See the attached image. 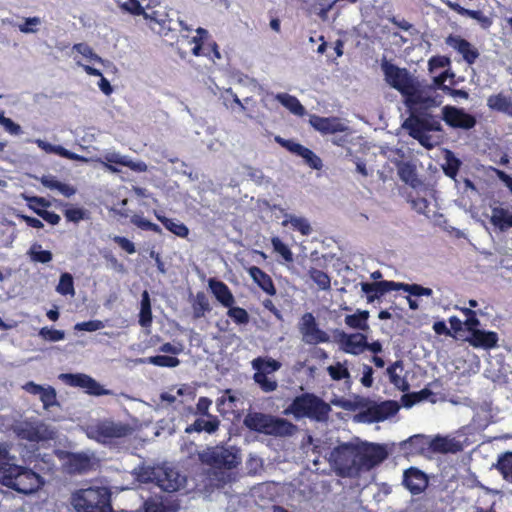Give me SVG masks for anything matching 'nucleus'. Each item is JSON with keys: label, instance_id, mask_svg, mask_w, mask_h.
<instances>
[{"label": "nucleus", "instance_id": "nucleus-1", "mask_svg": "<svg viewBox=\"0 0 512 512\" xmlns=\"http://www.w3.org/2000/svg\"><path fill=\"white\" fill-rule=\"evenodd\" d=\"M388 457L385 446L368 442H344L333 448L329 462L336 474L343 478H356L370 471Z\"/></svg>", "mask_w": 512, "mask_h": 512}, {"label": "nucleus", "instance_id": "nucleus-2", "mask_svg": "<svg viewBox=\"0 0 512 512\" xmlns=\"http://www.w3.org/2000/svg\"><path fill=\"white\" fill-rule=\"evenodd\" d=\"M386 82L405 96L409 110V117L403 126L408 134L416 139V83L411 79L408 71L384 60L381 64Z\"/></svg>", "mask_w": 512, "mask_h": 512}, {"label": "nucleus", "instance_id": "nucleus-3", "mask_svg": "<svg viewBox=\"0 0 512 512\" xmlns=\"http://www.w3.org/2000/svg\"><path fill=\"white\" fill-rule=\"evenodd\" d=\"M0 483L22 494H31L40 489L42 477L28 467L10 463L9 459L0 462Z\"/></svg>", "mask_w": 512, "mask_h": 512}, {"label": "nucleus", "instance_id": "nucleus-4", "mask_svg": "<svg viewBox=\"0 0 512 512\" xmlns=\"http://www.w3.org/2000/svg\"><path fill=\"white\" fill-rule=\"evenodd\" d=\"M243 424L250 431L275 437L292 436L297 431L289 420L262 412H248Z\"/></svg>", "mask_w": 512, "mask_h": 512}, {"label": "nucleus", "instance_id": "nucleus-5", "mask_svg": "<svg viewBox=\"0 0 512 512\" xmlns=\"http://www.w3.org/2000/svg\"><path fill=\"white\" fill-rule=\"evenodd\" d=\"M71 504L77 512H113L111 491L103 486L77 490Z\"/></svg>", "mask_w": 512, "mask_h": 512}, {"label": "nucleus", "instance_id": "nucleus-6", "mask_svg": "<svg viewBox=\"0 0 512 512\" xmlns=\"http://www.w3.org/2000/svg\"><path fill=\"white\" fill-rule=\"evenodd\" d=\"M331 411L330 405L314 393H302L296 396L285 414H292L295 418H309L316 421H325L328 419Z\"/></svg>", "mask_w": 512, "mask_h": 512}, {"label": "nucleus", "instance_id": "nucleus-7", "mask_svg": "<svg viewBox=\"0 0 512 512\" xmlns=\"http://www.w3.org/2000/svg\"><path fill=\"white\" fill-rule=\"evenodd\" d=\"M133 432L132 427L124 422L104 419L90 425L87 436L101 444H112L116 440L125 438Z\"/></svg>", "mask_w": 512, "mask_h": 512}, {"label": "nucleus", "instance_id": "nucleus-8", "mask_svg": "<svg viewBox=\"0 0 512 512\" xmlns=\"http://www.w3.org/2000/svg\"><path fill=\"white\" fill-rule=\"evenodd\" d=\"M358 406L360 410L356 418L358 421L368 424L385 421L394 416L399 410L398 403L393 400L378 403L370 399H364L359 402Z\"/></svg>", "mask_w": 512, "mask_h": 512}, {"label": "nucleus", "instance_id": "nucleus-9", "mask_svg": "<svg viewBox=\"0 0 512 512\" xmlns=\"http://www.w3.org/2000/svg\"><path fill=\"white\" fill-rule=\"evenodd\" d=\"M361 289L366 294L368 302H373L387 292L403 289L410 295L408 298L410 308L416 309V299L411 298L413 296L416 297V283L404 284L387 280L371 283L363 282L361 283Z\"/></svg>", "mask_w": 512, "mask_h": 512}, {"label": "nucleus", "instance_id": "nucleus-10", "mask_svg": "<svg viewBox=\"0 0 512 512\" xmlns=\"http://www.w3.org/2000/svg\"><path fill=\"white\" fill-rule=\"evenodd\" d=\"M17 438L30 443L46 442L54 439L55 433L41 420L26 419L14 426Z\"/></svg>", "mask_w": 512, "mask_h": 512}, {"label": "nucleus", "instance_id": "nucleus-11", "mask_svg": "<svg viewBox=\"0 0 512 512\" xmlns=\"http://www.w3.org/2000/svg\"><path fill=\"white\" fill-rule=\"evenodd\" d=\"M203 464L216 469H233L239 464L235 453L224 447H213L200 454Z\"/></svg>", "mask_w": 512, "mask_h": 512}, {"label": "nucleus", "instance_id": "nucleus-12", "mask_svg": "<svg viewBox=\"0 0 512 512\" xmlns=\"http://www.w3.org/2000/svg\"><path fill=\"white\" fill-rule=\"evenodd\" d=\"M442 120L453 129L470 130L476 126V117L463 108L446 105L442 108Z\"/></svg>", "mask_w": 512, "mask_h": 512}, {"label": "nucleus", "instance_id": "nucleus-13", "mask_svg": "<svg viewBox=\"0 0 512 512\" xmlns=\"http://www.w3.org/2000/svg\"><path fill=\"white\" fill-rule=\"evenodd\" d=\"M299 331L302 334L303 341L306 344L317 345L330 341L329 335L319 328L312 313H305L299 323Z\"/></svg>", "mask_w": 512, "mask_h": 512}, {"label": "nucleus", "instance_id": "nucleus-14", "mask_svg": "<svg viewBox=\"0 0 512 512\" xmlns=\"http://www.w3.org/2000/svg\"><path fill=\"white\" fill-rule=\"evenodd\" d=\"M275 141L283 148L288 150L290 153L301 157L305 164L311 169L320 170L323 167L321 158L316 155L312 150L297 143L293 140L284 139L280 136L275 137Z\"/></svg>", "mask_w": 512, "mask_h": 512}, {"label": "nucleus", "instance_id": "nucleus-15", "mask_svg": "<svg viewBox=\"0 0 512 512\" xmlns=\"http://www.w3.org/2000/svg\"><path fill=\"white\" fill-rule=\"evenodd\" d=\"M427 444L429 450L439 454H457L468 445L467 438L460 440L459 437L450 435H436Z\"/></svg>", "mask_w": 512, "mask_h": 512}, {"label": "nucleus", "instance_id": "nucleus-16", "mask_svg": "<svg viewBox=\"0 0 512 512\" xmlns=\"http://www.w3.org/2000/svg\"><path fill=\"white\" fill-rule=\"evenodd\" d=\"M445 43L457 51L468 65H473L480 56L478 49L460 35L450 34Z\"/></svg>", "mask_w": 512, "mask_h": 512}, {"label": "nucleus", "instance_id": "nucleus-17", "mask_svg": "<svg viewBox=\"0 0 512 512\" xmlns=\"http://www.w3.org/2000/svg\"><path fill=\"white\" fill-rule=\"evenodd\" d=\"M367 336L362 333L348 334L339 332L338 342L341 349L348 354L359 355L366 350Z\"/></svg>", "mask_w": 512, "mask_h": 512}, {"label": "nucleus", "instance_id": "nucleus-18", "mask_svg": "<svg viewBox=\"0 0 512 512\" xmlns=\"http://www.w3.org/2000/svg\"><path fill=\"white\" fill-rule=\"evenodd\" d=\"M443 102V95L435 86L425 85L423 81H418V107L428 110L438 107Z\"/></svg>", "mask_w": 512, "mask_h": 512}, {"label": "nucleus", "instance_id": "nucleus-19", "mask_svg": "<svg viewBox=\"0 0 512 512\" xmlns=\"http://www.w3.org/2000/svg\"><path fill=\"white\" fill-rule=\"evenodd\" d=\"M66 468L70 473L84 474L92 470L93 457L84 452H68L66 454Z\"/></svg>", "mask_w": 512, "mask_h": 512}, {"label": "nucleus", "instance_id": "nucleus-20", "mask_svg": "<svg viewBox=\"0 0 512 512\" xmlns=\"http://www.w3.org/2000/svg\"><path fill=\"white\" fill-rule=\"evenodd\" d=\"M309 123L316 131L322 134H334L344 132L347 129L338 117L311 115Z\"/></svg>", "mask_w": 512, "mask_h": 512}, {"label": "nucleus", "instance_id": "nucleus-21", "mask_svg": "<svg viewBox=\"0 0 512 512\" xmlns=\"http://www.w3.org/2000/svg\"><path fill=\"white\" fill-rule=\"evenodd\" d=\"M498 334L494 331L475 330L467 338V341L474 348L492 349L498 344Z\"/></svg>", "mask_w": 512, "mask_h": 512}, {"label": "nucleus", "instance_id": "nucleus-22", "mask_svg": "<svg viewBox=\"0 0 512 512\" xmlns=\"http://www.w3.org/2000/svg\"><path fill=\"white\" fill-rule=\"evenodd\" d=\"M220 427V420L216 415H209L206 419L199 417L192 424L185 428V433H201L214 434Z\"/></svg>", "mask_w": 512, "mask_h": 512}, {"label": "nucleus", "instance_id": "nucleus-23", "mask_svg": "<svg viewBox=\"0 0 512 512\" xmlns=\"http://www.w3.org/2000/svg\"><path fill=\"white\" fill-rule=\"evenodd\" d=\"M442 116L433 115L425 109L418 107V130L444 133L441 124Z\"/></svg>", "mask_w": 512, "mask_h": 512}, {"label": "nucleus", "instance_id": "nucleus-24", "mask_svg": "<svg viewBox=\"0 0 512 512\" xmlns=\"http://www.w3.org/2000/svg\"><path fill=\"white\" fill-rule=\"evenodd\" d=\"M157 484L166 492H176L182 486V480L180 474L176 470L168 468L158 475Z\"/></svg>", "mask_w": 512, "mask_h": 512}, {"label": "nucleus", "instance_id": "nucleus-25", "mask_svg": "<svg viewBox=\"0 0 512 512\" xmlns=\"http://www.w3.org/2000/svg\"><path fill=\"white\" fill-rule=\"evenodd\" d=\"M490 223L502 232L507 231L512 228V210L501 206L493 207Z\"/></svg>", "mask_w": 512, "mask_h": 512}, {"label": "nucleus", "instance_id": "nucleus-26", "mask_svg": "<svg viewBox=\"0 0 512 512\" xmlns=\"http://www.w3.org/2000/svg\"><path fill=\"white\" fill-rule=\"evenodd\" d=\"M209 287L215 298L224 306L234 305L235 298L229 287L222 281L216 279L209 280Z\"/></svg>", "mask_w": 512, "mask_h": 512}, {"label": "nucleus", "instance_id": "nucleus-27", "mask_svg": "<svg viewBox=\"0 0 512 512\" xmlns=\"http://www.w3.org/2000/svg\"><path fill=\"white\" fill-rule=\"evenodd\" d=\"M487 106L492 111L512 117V99L502 92L490 95L487 98Z\"/></svg>", "mask_w": 512, "mask_h": 512}, {"label": "nucleus", "instance_id": "nucleus-28", "mask_svg": "<svg viewBox=\"0 0 512 512\" xmlns=\"http://www.w3.org/2000/svg\"><path fill=\"white\" fill-rule=\"evenodd\" d=\"M249 274L255 283L268 295L274 296L276 294V288L272 278L261 268L252 266L249 269Z\"/></svg>", "mask_w": 512, "mask_h": 512}, {"label": "nucleus", "instance_id": "nucleus-29", "mask_svg": "<svg viewBox=\"0 0 512 512\" xmlns=\"http://www.w3.org/2000/svg\"><path fill=\"white\" fill-rule=\"evenodd\" d=\"M155 217L169 232L177 237L186 238L189 235V228L183 222L166 217L158 212H155Z\"/></svg>", "mask_w": 512, "mask_h": 512}, {"label": "nucleus", "instance_id": "nucleus-30", "mask_svg": "<svg viewBox=\"0 0 512 512\" xmlns=\"http://www.w3.org/2000/svg\"><path fill=\"white\" fill-rule=\"evenodd\" d=\"M274 98L292 114L300 117L305 115L306 110L296 96L288 93H278Z\"/></svg>", "mask_w": 512, "mask_h": 512}, {"label": "nucleus", "instance_id": "nucleus-31", "mask_svg": "<svg viewBox=\"0 0 512 512\" xmlns=\"http://www.w3.org/2000/svg\"><path fill=\"white\" fill-rule=\"evenodd\" d=\"M105 160L110 163H115L117 165L128 167L131 170L137 172H145L147 170V165L144 162H134L127 156H122L118 153L106 154Z\"/></svg>", "mask_w": 512, "mask_h": 512}, {"label": "nucleus", "instance_id": "nucleus-32", "mask_svg": "<svg viewBox=\"0 0 512 512\" xmlns=\"http://www.w3.org/2000/svg\"><path fill=\"white\" fill-rule=\"evenodd\" d=\"M252 367L255 373L271 374L280 369L281 363L272 358L257 357L252 361Z\"/></svg>", "mask_w": 512, "mask_h": 512}, {"label": "nucleus", "instance_id": "nucleus-33", "mask_svg": "<svg viewBox=\"0 0 512 512\" xmlns=\"http://www.w3.org/2000/svg\"><path fill=\"white\" fill-rule=\"evenodd\" d=\"M369 312L366 310L357 311L354 314L347 315L345 317V324L353 329L367 331L369 329L368 325Z\"/></svg>", "mask_w": 512, "mask_h": 512}, {"label": "nucleus", "instance_id": "nucleus-34", "mask_svg": "<svg viewBox=\"0 0 512 512\" xmlns=\"http://www.w3.org/2000/svg\"><path fill=\"white\" fill-rule=\"evenodd\" d=\"M444 159L445 163L442 165L443 171L446 176L454 179L458 175L461 161L448 149L444 151Z\"/></svg>", "mask_w": 512, "mask_h": 512}, {"label": "nucleus", "instance_id": "nucleus-35", "mask_svg": "<svg viewBox=\"0 0 512 512\" xmlns=\"http://www.w3.org/2000/svg\"><path fill=\"white\" fill-rule=\"evenodd\" d=\"M144 512H178V505L150 498L144 502Z\"/></svg>", "mask_w": 512, "mask_h": 512}, {"label": "nucleus", "instance_id": "nucleus-36", "mask_svg": "<svg viewBox=\"0 0 512 512\" xmlns=\"http://www.w3.org/2000/svg\"><path fill=\"white\" fill-rule=\"evenodd\" d=\"M288 224H291L294 230L299 231L304 236H307L312 232L311 225L306 218L287 215L282 221V225L287 226Z\"/></svg>", "mask_w": 512, "mask_h": 512}, {"label": "nucleus", "instance_id": "nucleus-37", "mask_svg": "<svg viewBox=\"0 0 512 512\" xmlns=\"http://www.w3.org/2000/svg\"><path fill=\"white\" fill-rule=\"evenodd\" d=\"M308 275L320 290H330L331 278L326 272L315 267H310V269L308 270Z\"/></svg>", "mask_w": 512, "mask_h": 512}, {"label": "nucleus", "instance_id": "nucleus-38", "mask_svg": "<svg viewBox=\"0 0 512 512\" xmlns=\"http://www.w3.org/2000/svg\"><path fill=\"white\" fill-rule=\"evenodd\" d=\"M193 316L198 319L204 317L211 310L209 300L204 292H198L192 304Z\"/></svg>", "mask_w": 512, "mask_h": 512}, {"label": "nucleus", "instance_id": "nucleus-39", "mask_svg": "<svg viewBox=\"0 0 512 512\" xmlns=\"http://www.w3.org/2000/svg\"><path fill=\"white\" fill-rule=\"evenodd\" d=\"M398 174L403 182L411 186L412 188H416V166L408 163L402 162L398 167Z\"/></svg>", "mask_w": 512, "mask_h": 512}, {"label": "nucleus", "instance_id": "nucleus-40", "mask_svg": "<svg viewBox=\"0 0 512 512\" xmlns=\"http://www.w3.org/2000/svg\"><path fill=\"white\" fill-rule=\"evenodd\" d=\"M144 363H149L158 367H168V368H174L177 367L180 364V360L175 356H168V355H155L150 356L144 360H142Z\"/></svg>", "mask_w": 512, "mask_h": 512}, {"label": "nucleus", "instance_id": "nucleus-41", "mask_svg": "<svg viewBox=\"0 0 512 512\" xmlns=\"http://www.w3.org/2000/svg\"><path fill=\"white\" fill-rule=\"evenodd\" d=\"M42 20L38 16L24 18L21 23L15 24V27L24 34H36L40 30Z\"/></svg>", "mask_w": 512, "mask_h": 512}, {"label": "nucleus", "instance_id": "nucleus-42", "mask_svg": "<svg viewBox=\"0 0 512 512\" xmlns=\"http://www.w3.org/2000/svg\"><path fill=\"white\" fill-rule=\"evenodd\" d=\"M496 468L505 480L512 483V452H507L499 457Z\"/></svg>", "mask_w": 512, "mask_h": 512}, {"label": "nucleus", "instance_id": "nucleus-43", "mask_svg": "<svg viewBox=\"0 0 512 512\" xmlns=\"http://www.w3.org/2000/svg\"><path fill=\"white\" fill-rule=\"evenodd\" d=\"M56 291L63 296L75 295L74 281L70 273L65 272L61 274Z\"/></svg>", "mask_w": 512, "mask_h": 512}, {"label": "nucleus", "instance_id": "nucleus-44", "mask_svg": "<svg viewBox=\"0 0 512 512\" xmlns=\"http://www.w3.org/2000/svg\"><path fill=\"white\" fill-rule=\"evenodd\" d=\"M28 255L32 261L43 264L50 262L53 258L51 251L42 250V246L38 243L31 246L28 251Z\"/></svg>", "mask_w": 512, "mask_h": 512}, {"label": "nucleus", "instance_id": "nucleus-45", "mask_svg": "<svg viewBox=\"0 0 512 512\" xmlns=\"http://www.w3.org/2000/svg\"><path fill=\"white\" fill-rule=\"evenodd\" d=\"M115 2L123 11L132 15H143L146 19L149 17L138 0H115Z\"/></svg>", "mask_w": 512, "mask_h": 512}, {"label": "nucleus", "instance_id": "nucleus-46", "mask_svg": "<svg viewBox=\"0 0 512 512\" xmlns=\"http://www.w3.org/2000/svg\"><path fill=\"white\" fill-rule=\"evenodd\" d=\"M253 380L259 385L261 390L265 393L273 392L277 389L278 383L275 379L268 377V374L254 373Z\"/></svg>", "mask_w": 512, "mask_h": 512}, {"label": "nucleus", "instance_id": "nucleus-47", "mask_svg": "<svg viewBox=\"0 0 512 512\" xmlns=\"http://www.w3.org/2000/svg\"><path fill=\"white\" fill-rule=\"evenodd\" d=\"M130 222L135 225L136 227L144 230V231H152L154 233H157V234H161L162 233V229L160 228L159 225L143 218L141 215L139 214H134L133 216H131L130 218Z\"/></svg>", "mask_w": 512, "mask_h": 512}, {"label": "nucleus", "instance_id": "nucleus-48", "mask_svg": "<svg viewBox=\"0 0 512 512\" xmlns=\"http://www.w3.org/2000/svg\"><path fill=\"white\" fill-rule=\"evenodd\" d=\"M399 362H395L391 366L387 368V373L389 375L390 382L397 387L399 390L405 392L408 390L409 385L405 378L397 375L396 369L399 367Z\"/></svg>", "mask_w": 512, "mask_h": 512}, {"label": "nucleus", "instance_id": "nucleus-49", "mask_svg": "<svg viewBox=\"0 0 512 512\" xmlns=\"http://www.w3.org/2000/svg\"><path fill=\"white\" fill-rule=\"evenodd\" d=\"M228 308V311H227V315L238 325H246L249 323V320H250V317H249V314L248 312L242 308V307H238V306H230V307H227Z\"/></svg>", "mask_w": 512, "mask_h": 512}, {"label": "nucleus", "instance_id": "nucleus-50", "mask_svg": "<svg viewBox=\"0 0 512 512\" xmlns=\"http://www.w3.org/2000/svg\"><path fill=\"white\" fill-rule=\"evenodd\" d=\"M271 244L273 246V250L280 254L281 257L286 262H292L293 261V253L290 250V248L283 243V241L279 237H272Z\"/></svg>", "mask_w": 512, "mask_h": 512}, {"label": "nucleus", "instance_id": "nucleus-51", "mask_svg": "<svg viewBox=\"0 0 512 512\" xmlns=\"http://www.w3.org/2000/svg\"><path fill=\"white\" fill-rule=\"evenodd\" d=\"M428 131L420 130V139L418 138V143L424 146L427 149H431L443 141V133H439L437 135H428Z\"/></svg>", "mask_w": 512, "mask_h": 512}, {"label": "nucleus", "instance_id": "nucleus-52", "mask_svg": "<svg viewBox=\"0 0 512 512\" xmlns=\"http://www.w3.org/2000/svg\"><path fill=\"white\" fill-rule=\"evenodd\" d=\"M88 377H89V375L82 374V373H76V374L66 373V374L61 375V378L64 380V382L67 385L72 386V387H80L83 389L85 388L86 381H87Z\"/></svg>", "mask_w": 512, "mask_h": 512}, {"label": "nucleus", "instance_id": "nucleus-53", "mask_svg": "<svg viewBox=\"0 0 512 512\" xmlns=\"http://www.w3.org/2000/svg\"><path fill=\"white\" fill-rule=\"evenodd\" d=\"M64 216L67 221L73 223H78L89 218L87 211L79 207H69L65 209Z\"/></svg>", "mask_w": 512, "mask_h": 512}, {"label": "nucleus", "instance_id": "nucleus-54", "mask_svg": "<svg viewBox=\"0 0 512 512\" xmlns=\"http://www.w3.org/2000/svg\"><path fill=\"white\" fill-rule=\"evenodd\" d=\"M39 397L45 409L57 404L56 390L52 386L43 387Z\"/></svg>", "mask_w": 512, "mask_h": 512}, {"label": "nucleus", "instance_id": "nucleus-55", "mask_svg": "<svg viewBox=\"0 0 512 512\" xmlns=\"http://www.w3.org/2000/svg\"><path fill=\"white\" fill-rule=\"evenodd\" d=\"M85 392L93 396H102L111 394L110 390L105 389L92 377H88L84 388Z\"/></svg>", "mask_w": 512, "mask_h": 512}, {"label": "nucleus", "instance_id": "nucleus-56", "mask_svg": "<svg viewBox=\"0 0 512 512\" xmlns=\"http://www.w3.org/2000/svg\"><path fill=\"white\" fill-rule=\"evenodd\" d=\"M327 371L330 377L335 381H340L350 377L349 370L340 362H337L335 365H330L327 368Z\"/></svg>", "mask_w": 512, "mask_h": 512}, {"label": "nucleus", "instance_id": "nucleus-57", "mask_svg": "<svg viewBox=\"0 0 512 512\" xmlns=\"http://www.w3.org/2000/svg\"><path fill=\"white\" fill-rule=\"evenodd\" d=\"M460 13L463 16H467L471 19L477 20L485 28L489 27L492 23L491 19L484 15V13L481 10H471L462 8Z\"/></svg>", "mask_w": 512, "mask_h": 512}, {"label": "nucleus", "instance_id": "nucleus-58", "mask_svg": "<svg viewBox=\"0 0 512 512\" xmlns=\"http://www.w3.org/2000/svg\"><path fill=\"white\" fill-rule=\"evenodd\" d=\"M211 405H212V400L210 398L201 396V397H199V399L196 403L195 410H193L192 408H190V410L194 415L207 417L209 415H212L211 413H209V409H210Z\"/></svg>", "mask_w": 512, "mask_h": 512}, {"label": "nucleus", "instance_id": "nucleus-59", "mask_svg": "<svg viewBox=\"0 0 512 512\" xmlns=\"http://www.w3.org/2000/svg\"><path fill=\"white\" fill-rule=\"evenodd\" d=\"M39 335L46 341L57 342L65 338V333L62 330L54 328L43 327L39 331Z\"/></svg>", "mask_w": 512, "mask_h": 512}, {"label": "nucleus", "instance_id": "nucleus-60", "mask_svg": "<svg viewBox=\"0 0 512 512\" xmlns=\"http://www.w3.org/2000/svg\"><path fill=\"white\" fill-rule=\"evenodd\" d=\"M77 53L81 54L85 58H88L90 60L101 62L102 59L100 56H98L93 49L86 43H77L73 45L72 48Z\"/></svg>", "mask_w": 512, "mask_h": 512}, {"label": "nucleus", "instance_id": "nucleus-61", "mask_svg": "<svg viewBox=\"0 0 512 512\" xmlns=\"http://www.w3.org/2000/svg\"><path fill=\"white\" fill-rule=\"evenodd\" d=\"M30 208L39 216L41 217L43 220H45L46 222H48L49 224L51 225H57L61 218L60 216L53 212V211H48L46 209H40V208H37L33 205H30Z\"/></svg>", "mask_w": 512, "mask_h": 512}, {"label": "nucleus", "instance_id": "nucleus-62", "mask_svg": "<svg viewBox=\"0 0 512 512\" xmlns=\"http://www.w3.org/2000/svg\"><path fill=\"white\" fill-rule=\"evenodd\" d=\"M102 328H104V323L101 320L79 322L74 326L75 330L87 332H94Z\"/></svg>", "mask_w": 512, "mask_h": 512}, {"label": "nucleus", "instance_id": "nucleus-63", "mask_svg": "<svg viewBox=\"0 0 512 512\" xmlns=\"http://www.w3.org/2000/svg\"><path fill=\"white\" fill-rule=\"evenodd\" d=\"M412 478H416V467L412 466L405 470L403 476V485L412 493H416V484L413 483Z\"/></svg>", "mask_w": 512, "mask_h": 512}, {"label": "nucleus", "instance_id": "nucleus-64", "mask_svg": "<svg viewBox=\"0 0 512 512\" xmlns=\"http://www.w3.org/2000/svg\"><path fill=\"white\" fill-rule=\"evenodd\" d=\"M113 242L116 243L122 250L128 254H134L136 252L135 245L132 241L123 236H114Z\"/></svg>", "mask_w": 512, "mask_h": 512}]
</instances>
